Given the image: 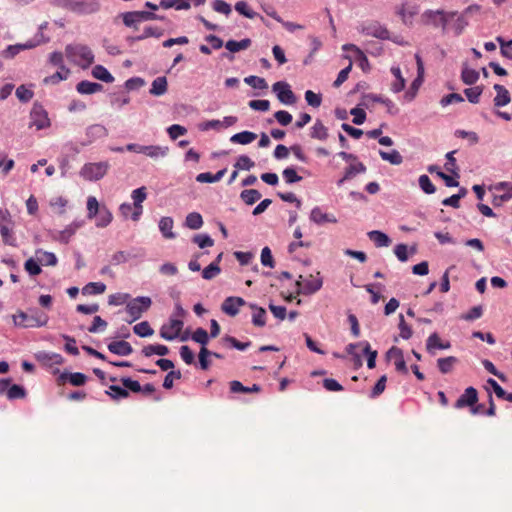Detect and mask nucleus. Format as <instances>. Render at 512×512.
<instances>
[{
	"label": "nucleus",
	"mask_w": 512,
	"mask_h": 512,
	"mask_svg": "<svg viewBox=\"0 0 512 512\" xmlns=\"http://www.w3.org/2000/svg\"><path fill=\"white\" fill-rule=\"evenodd\" d=\"M457 11H446L444 9H426L421 15L419 22L425 27L440 29L446 33L449 26L454 23Z\"/></svg>",
	"instance_id": "nucleus-1"
},
{
	"label": "nucleus",
	"mask_w": 512,
	"mask_h": 512,
	"mask_svg": "<svg viewBox=\"0 0 512 512\" xmlns=\"http://www.w3.org/2000/svg\"><path fill=\"white\" fill-rule=\"evenodd\" d=\"M48 320V315L38 309H29L28 312L19 311L13 316L14 324L24 328L43 327Z\"/></svg>",
	"instance_id": "nucleus-2"
},
{
	"label": "nucleus",
	"mask_w": 512,
	"mask_h": 512,
	"mask_svg": "<svg viewBox=\"0 0 512 512\" xmlns=\"http://www.w3.org/2000/svg\"><path fill=\"white\" fill-rule=\"evenodd\" d=\"M66 57L84 68L90 66L94 62V55L91 49L82 44H70L65 48Z\"/></svg>",
	"instance_id": "nucleus-3"
},
{
	"label": "nucleus",
	"mask_w": 512,
	"mask_h": 512,
	"mask_svg": "<svg viewBox=\"0 0 512 512\" xmlns=\"http://www.w3.org/2000/svg\"><path fill=\"white\" fill-rule=\"evenodd\" d=\"M62 7L77 15H89L100 10L98 0H62Z\"/></svg>",
	"instance_id": "nucleus-4"
},
{
	"label": "nucleus",
	"mask_w": 512,
	"mask_h": 512,
	"mask_svg": "<svg viewBox=\"0 0 512 512\" xmlns=\"http://www.w3.org/2000/svg\"><path fill=\"white\" fill-rule=\"evenodd\" d=\"M296 286L297 294L312 295L322 288L323 280L319 272L316 275L310 274L307 277L300 275L296 281Z\"/></svg>",
	"instance_id": "nucleus-5"
},
{
	"label": "nucleus",
	"mask_w": 512,
	"mask_h": 512,
	"mask_svg": "<svg viewBox=\"0 0 512 512\" xmlns=\"http://www.w3.org/2000/svg\"><path fill=\"white\" fill-rule=\"evenodd\" d=\"M151 303V299L145 296L134 298L128 302L126 312L130 316V319H127V322L132 323L141 318L142 314L150 308Z\"/></svg>",
	"instance_id": "nucleus-6"
},
{
	"label": "nucleus",
	"mask_w": 512,
	"mask_h": 512,
	"mask_svg": "<svg viewBox=\"0 0 512 512\" xmlns=\"http://www.w3.org/2000/svg\"><path fill=\"white\" fill-rule=\"evenodd\" d=\"M481 6L478 4H472L466 7L461 13L457 12L454 23L451 25V29L455 35H460L468 25L466 20L467 17L478 15L481 12Z\"/></svg>",
	"instance_id": "nucleus-7"
},
{
	"label": "nucleus",
	"mask_w": 512,
	"mask_h": 512,
	"mask_svg": "<svg viewBox=\"0 0 512 512\" xmlns=\"http://www.w3.org/2000/svg\"><path fill=\"white\" fill-rule=\"evenodd\" d=\"M108 168L107 162L88 163L82 167L80 174L88 181H96L104 177Z\"/></svg>",
	"instance_id": "nucleus-8"
},
{
	"label": "nucleus",
	"mask_w": 512,
	"mask_h": 512,
	"mask_svg": "<svg viewBox=\"0 0 512 512\" xmlns=\"http://www.w3.org/2000/svg\"><path fill=\"white\" fill-rule=\"evenodd\" d=\"M30 119V125L35 126L37 130L48 128L51 125L47 111L38 102L33 104L30 112Z\"/></svg>",
	"instance_id": "nucleus-9"
},
{
	"label": "nucleus",
	"mask_w": 512,
	"mask_h": 512,
	"mask_svg": "<svg viewBox=\"0 0 512 512\" xmlns=\"http://www.w3.org/2000/svg\"><path fill=\"white\" fill-rule=\"evenodd\" d=\"M420 5L413 1H404L397 7V14L405 25H411L414 17L419 14Z\"/></svg>",
	"instance_id": "nucleus-10"
},
{
	"label": "nucleus",
	"mask_w": 512,
	"mask_h": 512,
	"mask_svg": "<svg viewBox=\"0 0 512 512\" xmlns=\"http://www.w3.org/2000/svg\"><path fill=\"white\" fill-rule=\"evenodd\" d=\"M272 90L276 93L278 100L285 105H293L297 100L290 85L284 81L274 83Z\"/></svg>",
	"instance_id": "nucleus-11"
},
{
	"label": "nucleus",
	"mask_w": 512,
	"mask_h": 512,
	"mask_svg": "<svg viewBox=\"0 0 512 512\" xmlns=\"http://www.w3.org/2000/svg\"><path fill=\"white\" fill-rule=\"evenodd\" d=\"M183 326L184 323L182 320L171 317L168 323L162 325L160 336L165 340L172 341L180 335Z\"/></svg>",
	"instance_id": "nucleus-12"
},
{
	"label": "nucleus",
	"mask_w": 512,
	"mask_h": 512,
	"mask_svg": "<svg viewBox=\"0 0 512 512\" xmlns=\"http://www.w3.org/2000/svg\"><path fill=\"white\" fill-rule=\"evenodd\" d=\"M131 198L133 200L134 205V212L131 214V219L133 221H138L140 219V216L143 213V206L142 203L147 198V189L145 186L139 187L132 191Z\"/></svg>",
	"instance_id": "nucleus-13"
},
{
	"label": "nucleus",
	"mask_w": 512,
	"mask_h": 512,
	"mask_svg": "<svg viewBox=\"0 0 512 512\" xmlns=\"http://www.w3.org/2000/svg\"><path fill=\"white\" fill-rule=\"evenodd\" d=\"M478 402V392L474 387H468L454 404L456 409L473 407Z\"/></svg>",
	"instance_id": "nucleus-14"
},
{
	"label": "nucleus",
	"mask_w": 512,
	"mask_h": 512,
	"mask_svg": "<svg viewBox=\"0 0 512 512\" xmlns=\"http://www.w3.org/2000/svg\"><path fill=\"white\" fill-rule=\"evenodd\" d=\"M386 357L388 360H393L395 369L403 374L408 373V368L406 366V362L404 360L403 351L396 347L392 346L386 353Z\"/></svg>",
	"instance_id": "nucleus-15"
},
{
	"label": "nucleus",
	"mask_w": 512,
	"mask_h": 512,
	"mask_svg": "<svg viewBox=\"0 0 512 512\" xmlns=\"http://www.w3.org/2000/svg\"><path fill=\"white\" fill-rule=\"evenodd\" d=\"M245 304L246 301L243 298L230 296L223 301L221 310L225 314L234 317L239 313L240 307L244 306Z\"/></svg>",
	"instance_id": "nucleus-16"
},
{
	"label": "nucleus",
	"mask_w": 512,
	"mask_h": 512,
	"mask_svg": "<svg viewBox=\"0 0 512 512\" xmlns=\"http://www.w3.org/2000/svg\"><path fill=\"white\" fill-rule=\"evenodd\" d=\"M310 220L318 225L325 223H337V218L333 214L322 211L320 207H314L310 213Z\"/></svg>",
	"instance_id": "nucleus-17"
},
{
	"label": "nucleus",
	"mask_w": 512,
	"mask_h": 512,
	"mask_svg": "<svg viewBox=\"0 0 512 512\" xmlns=\"http://www.w3.org/2000/svg\"><path fill=\"white\" fill-rule=\"evenodd\" d=\"M58 384L64 383L65 381H69V383L73 386H83L87 382V376L80 372L62 373L58 378Z\"/></svg>",
	"instance_id": "nucleus-18"
},
{
	"label": "nucleus",
	"mask_w": 512,
	"mask_h": 512,
	"mask_svg": "<svg viewBox=\"0 0 512 512\" xmlns=\"http://www.w3.org/2000/svg\"><path fill=\"white\" fill-rule=\"evenodd\" d=\"M451 347V344L449 341L443 342L439 335L434 332L432 333L426 341V349L430 354H434L435 349H442L446 350Z\"/></svg>",
	"instance_id": "nucleus-19"
},
{
	"label": "nucleus",
	"mask_w": 512,
	"mask_h": 512,
	"mask_svg": "<svg viewBox=\"0 0 512 512\" xmlns=\"http://www.w3.org/2000/svg\"><path fill=\"white\" fill-rule=\"evenodd\" d=\"M107 348L111 353L119 356H128L133 352L130 343L124 340L113 341L108 344Z\"/></svg>",
	"instance_id": "nucleus-20"
},
{
	"label": "nucleus",
	"mask_w": 512,
	"mask_h": 512,
	"mask_svg": "<svg viewBox=\"0 0 512 512\" xmlns=\"http://www.w3.org/2000/svg\"><path fill=\"white\" fill-rule=\"evenodd\" d=\"M493 88L497 93L494 98V105L496 107H503L511 102L510 93L503 85L495 84Z\"/></svg>",
	"instance_id": "nucleus-21"
},
{
	"label": "nucleus",
	"mask_w": 512,
	"mask_h": 512,
	"mask_svg": "<svg viewBox=\"0 0 512 512\" xmlns=\"http://www.w3.org/2000/svg\"><path fill=\"white\" fill-rule=\"evenodd\" d=\"M169 153L168 146L160 145H148L145 147L144 155L151 158L152 160H159L165 158Z\"/></svg>",
	"instance_id": "nucleus-22"
},
{
	"label": "nucleus",
	"mask_w": 512,
	"mask_h": 512,
	"mask_svg": "<svg viewBox=\"0 0 512 512\" xmlns=\"http://www.w3.org/2000/svg\"><path fill=\"white\" fill-rule=\"evenodd\" d=\"M343 50L346 51H354L356 54V61L358 62V65L363 71L369 70V61L367 56L354 44H345L343 45Z\"/></svg>",
	"instance_id": "nucleus-23"
},
{
	"label": "nucleus",
	"mask_w": 512,
	"mask_h": 512,
	"mask_svg": "<svg viewBox=\"0 0 512 512\" xmlns=\"http://www.w3.org/2000/svg\"><path fill=\"white\" fill-rule=\"evenodd\" d=\"M227 169H221L216 174L210 172L200 173L196 176V181L200 183H215L220 181L226 174Z\"/></svg>",
	"instance_id": "nucleus-24"
},
{
	"label": "nucleus",
	"mask_w": 512,
	"mask_h": 512,
	"mask_svg": "<svg viewBox=\"0 0 512 512\" xmlns=\"http://www.w3.org/2000/svg\"><path fill=\"white\" fill-rule=\"evenodd\" d=\"M76 89L81 94H93L101 91L103 86L96 82L83 80L77 84Z\"/></svg>",
	"instance_id": "nucleus-25"
},
{
	"label": "nucleus",
	"mask_w": 512,
	"mask_h": 512,
	"mask_svg": "<svg viewBox=\"0 0 512 512\" xmlns=\"http://www.w3.org/2000/svg\"><path fill=\"white\" fill-rule=\"evenodd\" d=\"M365 171H366V167L364 166L363 163L358 162L355 164H351L349 167L346 168L343 178H341L338 181V185L339 186L342 185L344 183V181L349 180V179L353 178L355 175H357L359 173H363Z\"/></svg>",
	"instance_id": "nucleus-26"
},
{
	"label": "nucleus",
	"mask_w": 512,
	"mask_h": 512,
	"mask_svg": "<svg viewBox=\"0 0 512 512\" xmlns=\"http://www.w3.org/2000/svg\"><path fill=\"white\" fill-rule=\"evenodd\" d=\"M368 237L377 247H387L391 243L390 238L378 230L368 232Z\"/></svg>",
	"instance_id": "nucleus-27"
},
{
	"label": "nucleus",
	"mask_w": 512,
	"mask_h": 512,
	"mask_svg": "<svg viewBox=\"0 0 512 512\" xmlns=\"http://www.w3.org/2000/svg\"><path fill=\"white\" fill-rule=\"evenodd\" d=\"M174 221L171 217H162L159 221V229L162 235L167 239L175 238V234L172 231Z\"/></svg>",
	"instance_id": "nucleus-28"
},
{
	"label": "nucleus",
	"mask_w": 512,
	"mask_h": 512,
	"mask_svg": "<svg viewBox=\"0 0 512 512\" xmlns=\"http://www.w3.org/2000/svg\"><path fill=\"white\" fill-rule=\"evenodd\" d=\"M251 43V39L249 38L242 39L241 41L228 40L225 43V48L231 53H236L241 50L248 49L251 46Z\"/></svg>",
	"instance_id": "nucleus-29"
},
{
	"label": "nucleus",
	"mask_w": 512,
	"mask_h": 512,
	"mask_svg": "<svg viewBox=\"0 0 512 512\" xmlns=\"http://www.w3.org/2000/svg\"><path fill=\"white\" fill-rule=\"evenodd\" d=\"M311 138L324 141L328 137V130L320 120H316L310 129Z\"/></svg>",
	"instance_id": "nucleus-30"
},
{
	"label": "nucleus",
	"mask_w": 512,
	"mask_h": 512,
	"mask_svg": "<svg viewBox=\"0 0 512 512\" xmlns=\"http://www.w3.org/2000/svg\"><path fill=\"white\" fill-rule=\"evenodd\" d=\"M11 224H2L0 226V234L2 237V241L5 245L15 247L17 245L16 238L14 236Z\"/></svg>",
	"instance_id": "nucleus-31"
},
{
	"label": "nucleus",
	"mask_w": 512,
	"mask_h": 512,
	"mask_svg": "<svg viewBox=\"0 0 512 512\" xmlns=\"http://www.w3.org/2000/svg\"><path fill=\"white\" fill-rule=\"evenodd\" d=\"M36 256L39 263L46 266H56L57 265V257L52 252H47L42 249L36 250Z\"/></svg>",
	"instance_id": "nucleus-32"
},
{
	"label": "nucleus",
	"mask_w": 512,
	"mask_h": 512,
	"mask_svg": "<svg viewBox=\"0 0 512 512\" xmlns=\"http://www.w3.org/2000/svg\"><path fill=\"white\" fill-rule=\"evenodd\" d=\"M167 92V79L164 76L153 80L150 93L154 96H161Z\"/></svg>",
	"instance_id": "nucleus-33"
},
{
	"label": "nucleus",
	"mask_w": 512,
	"mask_h": 512,
	"mask_svg": "<svg viewBox=\"0 0 512 512\" xmlns=\"http://www.w3.org/2000/svg\"><path fill=\"white\" fill-rule=\"evenodd\" d=\"M250 308L254 310L252 316V323L255 326L263 327L266 324V311L262 307H258L256 304H250Z\"/></svg>",
	"instance_id": "nucleus-34"
},
{
	"label": "nucleus",
	"mask_w": 512,
	"mask_h": 512,
	"mask_svg": "<svg viewBox=\"0 0 512 512\" xmlns=\"http://www.w3.org/2000/svg\"><path fill=\"white\" fill-rule=\"evenodd\" d=\"M96 217H97L96 226L100 227V228L107 227L112 222V219H113L112 213L105 206L101 207V209L97 213Z\"/></svg>",
	"instance_id": "nucleus-35"
},
{
	"label": "nucleus",
	"mask_w": 512,
	"mask_h": 512,
	"mask_svg": "<svg viewBox=\"0 0 512 512\" xmlns=\"http://www.w3.org/2000/svg\"><path fill=\"white\" fill-rule=\"evenodd\" d=\"M458 362V359L454 356H448L444 358H439L437 360L438 369L442 374L450 373L454 367V365Z\"/></svg>",
	"instance_id": "nucleus-36"
},
{
	"label": "nucleus",
	"mask_w": 512,
	"mask_h": 512,
	"mask_svg": "<svg viewBox=\"0 0 512 512\" xmlns=\"http://www.w3.org/2000/svg\"><path fill=\"white\" fill-rule=\"evenodd\" d=\"M106 291V285L102 282H89L82 288L83 295H99Z\"/></svg>",
	"instance_id": "nucleus-37"
},
{
	"label": "nucleus",
	"mask_w": 512,
	"mask_h": 512,
	"mask_svg": "<svg viewBox=\"0 0 512 512\" xmlns=\"http://www.w3.org/2000/svg\"><path fill=\"white\" fill-rule=\"evenodd\" d=\"M230 390L233 393H258L261 388L257 384H253L252 387H246L240 381L234 380L230 382Z\"/></svg>",
	"instance_id": "nucleus-38"
},
{
	"label": "nucleus",
	"mask_w": 512,
	"mask_h": 512,
	"mask_svg": "<svg viewBox=\"0 0 512 512\" xmlns=\"http://www.w3.org/2000/svg\"><path fill=\"white\" fill-rule=\"evenodd\" d=\"M256 138H257V135L255 133L250 132V131H243V132L234 134L230 138V141L233 143L246 145V144H250L251 142H253Z\"/></svg>",
	"instance_id": "nucleus-39"
},
{
	"label": "nucleus",
	"mask_w": 512,
	"mask_h": 512,
	"mask_svg": "<svg viewBox=\"0 0 512 512\" xmlns=\"http://www.w3.org/2000/svg\"><path fill=\"white\" fill-rule=\"evenodd\" d=\"M92 75L98 80H101L106 83H111L114 81V77L112 74L102 65H96L92 69Z\"/></svg>",
	"instance_id": "nucleus-40"
},
{
	"label": "nucleus",
	"mask_w": 512,
	"mask_h": 512,
	"mask_svg": "<svg viewBox=\"0 0 512 512\" xmlns=\"http://www.w3.org/2000/svg\"><path fill=\"white\" fill-rule=\"evenodd\" d=\"M391 73L396 78L395 82L392 83V91L395 93L401 92L405 88L406 81L401 74V70L399 67H391Z\"/></svg>",
	"instance_id": "nucleus-41"
},
{
	"label": "nucleus",
	"mask_w": 512,
	"mask_h": 512,
	"mask_svg": "<svg viewBox=\"0 0 512 512\" xmlns=\"http://www.w3.org/2000/svg\"><path fill=\"white\" fill-rule=\"evenodd\" d=\"M241 200L246 205H253L261 198V193L256 189H246L240 193Z\"/></svg>",
	"instance_id": "nucleus-42"
},
{
	"label": "nucleus",
	"mask_w": 512,
	"mask_h": 512,
	"mask_svg": "<svg viewBox=\"0 0 512 512\" xmlns=\"http://www.w3.org/2000/svg\"><path fill=\"white\" fill-rule=\"evenodd\" d=\"M479 79L478 71L471 69L467 66H464L461 72V80L466 85H473Z\"/></svg>",
	"instance_id": "nucleus-43"
},
{
	"label": "nucleus",
	"mask_w": 512,
	"mask_h": 512,
	"mask_svg": "<svg viewBox=\"0 0 512 512\" xmlns=\"http://www.w3.org/2000/svg\"><path fill=\"white\" fill-rule=\"evenodd\" d=\"M379 155L382 160L387 161L392 165H400L403 162V157L397 150H392L390 152L380 150Z\"/></svg>",
	"instance_id": "nucleus-44"
},
{
	"label": "nucleus",
	"mask_w": 512,
	"mask_h": 512,
	"mask_svg": "<svg viewBox=\"0 0 512 512\" xmlns=\"http://www.w3.org/2000/svg\"><path fill=\"white\" fill-rule=\"evenodd\" d=\"M185 225L192 229H200L203 225L202 216L198 212H191L186 216Z\"/></svg>",
	"instance_id": "nucleus-45"
},
{
	"label": "nucleus",
	"mask_w": 512,
	"mask_h": 512,
	"mask_svg": "<svg viewBox=\"0 0 512 512\" xmlns=\"http://www.w3.org/2000/svg\"><path fill=\"white\" fill-rule=\"evenodd\" d=\"M415 60L417 64V77L412 82V88L418 89V87L422 84L424 78V64L419 54H415Z\"/></svg>",
	"instance_id": "nucleus-46"
},
{
	"label": "nucleus",
	"mask_w": 512,
	"mask_h": 512,
	"mask_svg": "<svg viewBox=\"0 0 512 512\" xmlns=\"http://www.w3.org/2000/svg\"><path fill=\"white\" fill-rule=\"evenodd\" d=\"M235 10L240 13L241 15L249 18V19H254L256 18L258 15V13H256L255 11H253L247 2L245 1H238L236 4H235Z\"/></svg>",
	"instance_id": "nucleus-47"
},
{
	"label": "nucleus",
	"mask_w": 512,
	"mask_h": 512,
	"mask_svg": "<svg viewBox=\"0 0 512 512\" xmlns=\"http://www.w3.org/2000/svg\"><path fill=\"white\" fill-rule=\"evenodd\" d=\"M106 394H108L114 400L127 398L129 396L128 390H126L125 387H120L118 385H111L109 390L106 391Z\"/></svg>",
	"instance_id": "nucleus-48"
},
{
	"label": "nucleus",
	"mask_w": 512,
	"mask_h": 512,
	"mask_svg": "<svg viewBox=\"0 0 512 512\" xmlns=\"http://www.w3.org/2000/svg\"><path fill=\"white\" fill-rule=\"evenodd\" d=\"M133 331L136 335L140 337H149L152 336L154 330L151 328L150 324L147 321L140 322L133 327Z\"/></svg>",
	"instance_id": "nucleus-49"
},
{
	"label": "nucleus",
	"mask_w": 512,
	"mask_h": 512,
	"mask_svg": "<svg viewBox=\"0 0 512 512\" xmlns=\"http://www.w3.org/2000/svg\"><path fill=\"white\" fill-rule=\"evenodd\" d=\"M482 92H483L482 86H475V87H471V88H466L464 90V94L467 97L468 101L473 104H476L479 102Z\"/></svg>",
	"instance_id": "nucleus-50"
},
{
	"label": "nucleus",
	"mask_w": 512,
	"mask_h": 512,
	"mask_svg": "<svg viewBox=\"0 0 512 512\" xmlns=\"http://www.w3.org/2000/svg\"><path fill=\"white\" fill-rule=\"evenodd\" d=\"M162 35H163V30L162 29H160L158 27L148 26V27L144 28V31H143L142 35H139V36H137L135 38H132V40L140 41V40L146 39L148 37L160 38Z\"/></svg>",
	"instance_id": "nucleus-51"
},
{
	"label": "nucleus",
	"mask_w": 512,
	"mask_h": 512,
	"mask_svg": "<svg viewBox=\"0 0 512 512\" xmlns=\"http://www.w3.org/2000/svg\"><path fill=\"white\" fill-rule=\"evenodd\" d=\"M430 173L436 172L437 175L444 180L446 186L448 187H457L459 185L458 181H456L453 177L447 175L446 173L439 171L437 166H430L428 168Z\"/></svg>",
	"instance_id": "nucleus-52"
},
{
	"label": "nucleus",
	"mask_w": 512,
	"mask_h": 512,
	"mask_svg": "<svg viewBox=\"0 0 512 512\" xmlns=\"http://www.w3.org/2000/svg\"><path fill=\"white\" fill-rule=\"evenodd\" d=\"M254 166L255 162L246 155L239 156L234 164V167L237 170H250Z\"/></svg>",
	"instance_id": "nucleus-53"
},
{
	"label": "nucleus",
	"mask_w": 512,
	"mask_h": 512,
	"mask_svg": "<svg viewBox=\"0 0 512 512\" xmlns=\"http://www.w3.org/2000/svg\"><path fill=\"white\" fill-rule=\"evenodd\" d=\"M192 340L201 344L202 347H206V345L208 344L209 342V334L207 333V331L203 328H197L192 336H191Z\"/></svg>",
	"instance_id": "nucleus-54"
},
{
	"label": "nucleus",
	"mask_w": 512,
	"mask_h": 512,
	"mask_svg": "<svg viewBox=\"0 0 512 512\" xmlns=\"http://www.w3.org/2000/svg\"><path fill=\"white\" fill-rule=\"evenodd\" d=\"M15 94L19 101L24 103L29 102L34 96V92L31 89L27 88L25 85H20L16 89Z\"/></svg>",
	"instance_id": "nucleus-55"
},
{
	"label": "nucleus",
	"mask_w": 512,
	"mask_h": 512,
	"mask_svg": "<svg viewBox=\"0 0 512 512\" xmlns=\"http://www.w3.org/2000/svg\"><path fill=\"white\" fill-rule=\"evenodd\" d=\"M244 82L255 89L262 90L268 87L266 80L258 76H248L244 79Z\"/></svg>",
	"instance_id": "nucleus-56"
},
{
	"label": "nucleus",
	"mask_w": 512,
	"mask_h": 512,
	"mask_svg": "<svg viewBox=\"0 0 512 512\" xmlns=\"http://www.w3.org/2000/svg\"><path fill=\"white\" fill-rule=\"evenodd\" d=\"M283 178L286 183L293 184L300 182L302 177L299 176L293 167H287L282 172Z\"/></svg>",
	"instance_id": "nucleus-57"
},
{
	"label": "nucleus",
	"mask_w": 512,
	"mask_h": 512,
	"mask_svg": "<svg viewBox=\"0 0 512 512\" xmlns=\"http://www.w3.org/2000/svg\"><path fill=\"white\" fill-rule=\"evenodd\" d=\"M25 395H26L25 389L22 386L17 385V384L11 385L9 387V389L7 390V397L10 400L24 398Z\"/></svg>",
	"instance_id": "nucleus-58"
},
{
	"label": "nucleus",
	"mask_w": 512,
	"mask_h": 512,
	"mask_svg": "<svg viewBox=\"0 0 512 512\" xmlns=\"http://www.w3.org/2000/svg\"><path fill=\"white\" fill-rule=\"evenodd\" d=\"M419 186L426 194H433L436 191L434 184L431 182L430 178L423 174L418 179Z\"/></svg>",
	"instance_id": "nucleus-59"
},
{
	"label": "nucleus",
	"mask_w": 512,
	"mask_h": 512,
	"mask_svg": "<svg viewBox=\"0 0 512 512\" xmlns=\"http://www.w3.org/2000/svg\"><path fill=\"white\" fill-rule=\"evenodd\" d=\"M100 209L97 199L94 196H89L87 199L88 218H95Z\"/></svg>",
	"instance_id": "nucleus-60"
},
{
	"label": "nucleus",
	"mask_w": 512,
	"mask_h": 512,
	"mask_svg": "<svg viewBox=\"0 0 512 512\" xmlns=\"http://www.w3.org/2000/svg\"><path fill=\"white\" fill-rule=\"evenodd\" d=\"M24 268L31 276L39 275L42 272V269L38 261H36L33 258H29L28 260H26V262L24 263Z\"/></svg>",
	"instance_id": "nucleus-61"
},
{
	"label": "nucleus",
	"mask_w": 512,
	"mask_h": 512,
	"mask_svg": "<svg viewBox=\"0 0 512 512\" xmlns=\"http://www.w3.org/2000/svg\"><path fill=\"white\" fill-rule=\"evenodd\" d=\"M220 272L221 269L217 263H211L202 271V277L206 280H211L215 278Z\"/></svg>",
	"instance_id": "nucleus-62"
},
{
	"label": "nucleus",
	"mask_w": 512,
	"mask_h": 512,
	"mask_svg": "<svg viewBox=\"0 0 512 512\" xmlns=\"http://www.w3.org/2000/svg\"><path fill=\"white\" fill-rule=\"evenodd\" d=\"M212 8L215 12L224 14L226 16H228L232 11L230 4L224 0H214L212 3Z\"/></svg>",
	"instance_id": "nucleus-63"
},
{
	"label": "nucleus",
	"mask_w": 512,
	"mask_h": 512,
	"mask_svg": "<svg viewBox=\"0 0 512 512\" xmlns=\"http://www.w3.org/2000/svg\"><path fill=\"white\" fill-rule=\"evenodd\" d=\"M129 298L130 295L127 293H115L109 296L108 303L109 305L119 306L125 304Z\"/></svg>",
	"instance_id": "nucleus-64"
}]
</instances>
